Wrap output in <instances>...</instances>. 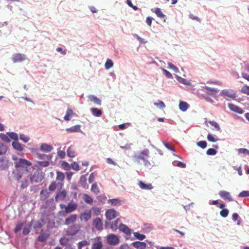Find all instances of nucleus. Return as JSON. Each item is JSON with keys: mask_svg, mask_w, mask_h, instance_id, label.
I'll use <instances>...</instances> for the list:
<instances>
[{"mask_svg": "<svg viewBox=\"0 0 249 249\" xmlns=\"http://www.w3.org/2000/svg\"><path fill=\"white\" fill-rule=\"evenodd\" d=\"M149 157V151L147 149H144L142 151L135 153L133 156V160L139 162L140 160H145V159H148Z\"/></svg>", "mask_w": 249, "mask_h": 249, "instance_id": "nucleus-1", "label": "nucleus"}, {"mask_svg": "<svg viewBox=\"0 0 249 249\" xmlns=\"http://www.w3.org/2000/svg\"><path fill=\"white\" fill-rule=\"evenodd\" d=\"M81 226L79 224H74L71 226H69L66 231V235L68 236H74L80 230Z\"/></svg>", "mask_w": 249, "mask_h": 249, "instance_id": "nucleus-2", "label": "nucleus"}, {"mask_svg": "<svg viewBox=\"0 0 249 249\" xmlns=\"http://www.w3.org/2000/svg\"><path fill=\"white\" fill-rule=\"evenodd\" d=\"M107 242L111 246H116L119 243V238L115 234H109L107 236Z\"/></svg>", "mask_w": 249, "mask_h": 249, "instance_id": "nucleus-3", "label": "nucleus"}, {"mask_svg": "<svg viewBox=\"0 0 249 249\" xmlns=\"http://www.w3.org/2000/svg\"><path fill=\"white\" fill-rule=\"evenodd\" d=\"M92 244L91 249H102L103 248L102 238L100 236L92 239Z\"/></svg>", "mask_w": 249, "mask_h": 249, "instance_id": "nucleus-4", "label": "nucleus"}, {"mask_svg": "<svg viewBox=\"0 0 249 249\" xmlns=\"http://www.w3.org/2000/svg\"><path fill=\"white\" fill-rule=\"evenodd\" d=\"M77 204L76 203L70 202L66 206L64 204H61L60 205V207L61 209H66L67 212L69 213H72L77 208Z\"/></svg>", "mask_w": 249, "mask_h": 249, "instance_id": "nucleus-5", "label": "nucleus"}, {"mask_svg": "<svg viewBox=\"0 0 249 249\" xmlns=\"http://www.w3.org/2000/svg\"><path fill=\"white\" fill-rule=\"evenodd\" d=\"M31 165V163L29 161L23 159H19L18 161L15 162V167L18 169H19V168H26Z\"/></svg>", "mask_w": 249, "mask_h": 249, "instance_id": "nucleus-6", "label": "nucleus"}, {"mask_svg": "<svg viewBox=\"0 0 249 249\" xmlns=\"http://www.w3.org/2000/svg\"><path fill=\"white\" fill-rule=\"evenodd\" d=\"M11 59L12 61L15 63L25 60L27 59V57L24 54L17 53L13 54Z\"/></svg>", "mask_w": 249, "mask_h": 249, "instance_id": "nucleus-7", "label": "nucleus"}, {"mask_svg": "<svg viewBox=\"0 0 249 249\" xmlns=\"http://www.w3.org/2000/svg\"><path fill=\"white\" fill-rule=\"evenodd\" d=\"M9 160L6 157L0 158V170H6L9 167Z\"/></svg>", "mask_w": 249, "mask_h": 249, "instance_id": "nucleus-8", "label": "nucleus"}, {"mask_svg": "<svg viewBox=\"0 0 249 249\" xmlns=\"http://www.w3.org/2000/svg\"><path fill=\"white\" fill-rule=\"evenodd\" d=\"M105 215L108 220H111L118 216V213L114 209H111L106 211Z\"/></svg>", "mask_w": 249, "mask_h": 249, "instance_id": "nucleus-9", "label": "nucleus"}, {"mask_svg": "<svg viewBox=\"0 0 249 249\" xmlns=\"http://www.w3.org/2000/svg\"><path fill=\"white\" fill-rule=\"evenodd\" d=\"M43 178L41 174L39 172H36L30 177V181L32 183H38L41 182Z\"/></svg>", "mask_w": 249, "mask_h": 249, "instance_id": "nucleus-10", "label": "nucleus"}, {"mask_svg": "<svg viewBox=\"0 0 249 249\" xmlns=\"http://www.w3.org/2000/svg\"><path fill=\"white\" fill-rule=\"evenodd\" d=\"M218 194L220 197L225 200H227L229 202L232 201L233 200L230 193L229 192L226 191H220Z\"/></svg>", "mask_w": 249, "mask_h": 249, "instance_id": "nucleus-11", "label": "nucleus"}, {"mask_svg": "<svg viewBox=\"0 0 249 249\" xmlns=\"http://www.w3.org/2000/svg\"><path fill=\"white\" fill-rule=\"evenodd\" d=\"M220 95L227 96L231 99H234L236 97L234 91L231 89L222 90L220 92Z\"/></svg>", "mask_w": 249, "mask_h": 249, "instance_id": "nucleus-12", "label": "nucleus"}, {"mask_svg": "<svg viewBox=\"0 0 249 249\" xmlns=\"http://www.w3.org/2000/svg\"><path fill=\"white\" fill-rule=\"evenodd\" d=\"M93 225L95 228L98 231H102L103 228V223L101 218L97 217L93 220Z\"/></svg>", "mask_w": 249, "mask_h": 249, "instance_id": "nucleus-13", "label": "nucleus"}, {"mask_svg": "<svg viewBox=\"0 0 249 249\" xmlns=\"http://www.w3.org/2000/svg\"><path fill=\"white\" fill-rule=\"evenodd\" d=\"M67 195L66 191L65 190H61L58 192L55 196V200L58 201L59 200H63Z\"/></svg>", "mask_w": 249, "mask_h": 249, "instance_id": "nucleus-14", "label": "nucleus"}, {"mask_svg": "<svg viewBox=\"0 0 249 249\" xmlns=\"http://www.w3.org/2000/svg\"><path fill=\"white\" fill-rule=\"evenodd\" d=\"M228 106L231 110L233 112H235L236 113H237L238 114H241L244 112V111L243 110V109L241 108L238 107V106H237L233 104L229 103L228 105Z\"/></svg>", "mask_w": 249, "mask_h": 249, "instance_id": "nucleus-15", "label": "nucleus"}, {"mask_svg": "<svg viewBox=\"0 0 249 249\" xmlns=\"http://www.w3.org/2000/svg\"><path fill=\"white\" fill-rule=\"evenodd\" d=\"M202 89H204L207 90V93L213 97H214L217 92H218V90L216 88H210L208 86L202 87Z\"/></svg>", "mask_w": 249, "mask_h": 249, "instance_id": "nucleus-16", "label": "nucleus"}, {"mask_svg": "<svg viewBox=\"0 0 249 249\" xmlns=\"http://www.w3.org/2000/svg\"><path fill=\"white\" fill-rule=\"evenodd\" d=\"M119 229L126 235H129L131 233V230L124 224H119Z\"/></svg>", "mask_w": 249, "mask_h": 249, "instance_id": "nucleus-17", "label": "nucleus"}, {"mask_svg": "<svg viewBox=\"0 0 249 249\" xmlns=\"http://www.w3.org/2000/svg\"><path fill=\"white\" fill-rule=\"evenodd\" d=\"M12 174L14 179L19 180L21 178L23 173L20 169L16 168V169L13 171Z\"/></svg>", "mask_w": 249, "mask_h": 249, "instance_id": "nucleus-18", "label": "nucleus"}, {"mask_svg": "<svg viewBox=\"0 0 249 249\" xmlns=\"http://www.w3.org/2000/svg\"><path fill=\"white\" fill-rule=\"evenodd\" d=\"M77 215L76 214H73L67 217L65 220V224L69 225L73 223L76 220Z\"/></svg>", "mask_w": 249, "mask_h": 249, "instance_id": "nucleus-19", "label": "nucleus"}, {"mask_svg": "<svg viewBox=\"0 0 249 249\" xmlns=\"http://www.w3.org/2000/svg\"><path fill=\"white\" fill-rule=\"evenodd\" d=\"M91 217V212L90 211H88L87 212H84L81 213L80 218L81 220L87 222L90 219Z\"/></svg>", "mask_w": 249, "mask_h": 249, "instance_id": "nucleus-20", "label": "nucleus"}, {"mask_svg": "<svg viewBox=\"0 0 249 249\" xmlns=\"http://www.w3.org/2000/svg\"><path fill=\"white\" fill-rule=\"evenodd\" d=\"M89 99L98 106H101L102 104L101 100L96 96L92 94L89 95L88 96Z\"/></svg>", "mask_w": 249, "mask_h": 249, "instance_id": "nucleus-21", "label": "nucleus"}, {"mask_svg": "<svg viewBox=\"0 0 249 249\" xmlns=\"http://www.w3.org/2000/svg\"><path fill=\"white\" fill-rule=\"evenodd\" d=\"M75 115V113L73 112L71 109L68 108L64 117V119L67 121H70L71 118Z\"/></svg>", "mask_w": 249, "mask_h": 249, "instance_id": "nucleus-22", "label": "nucleus"}, {"mask_svg": "<svg viewBox=\"0 0 249 249\" xmlns=\"http://www.w3.org/2000/svg\"><path fill=\"white\" fill-rule=\"evenodd\" d=\"M132 245L134 248L140 249H144L147 246L145 243L139 241L134 242Z\"/></svg>", "mask_w": 249, "mask_h": 249, "instance_id": "nucleus-23", "label": "nucleus"}, {"mask_svg": "<svg viewBox=\"0 0 249 249\" xmlns=\"http://www.w3.org/2000/svg\"><path fill=\"white\" fill-rule=\"evenodd\" d=\"M70 240L71 238L66 237H63L60 239L59 243L62 246L67 247L71 245L70 243Z\"/></svg>", "mask_w": 249, "mask_h": 249, "instance_id": "nucleus-24", "label": "nucleus"}, {"mask_svg": "<svg viewBox=\"0 0 249 249\" xmlns=\"http://www.w3.org/2000/svg\"><path fill=\"white\" fill-rule=\"evenodd\" d=\"M40 149L43 152H49L53 149V147L48 144L42 143L40 146Z\"/></svg>", "mask_w": 249, "mask_h": 249, "instance_id": "nucleus-25", "label": "nucleus"}, {"mask_svg": "<svg viewBox=\"0 0 249 249\" xmlns=\"http://www.w3.org/2000/svg\"><path fill=\"white\" fill-rule=\"evenodd\" d=\"M58 186H60V189H61L62 188V184L61 182L56 183L55 181H53L49 186V190L50 191H53Z\"/></svg>", "mask_w": 249, "mask_h": 249, "instance_id": "nucleus-26", "label": "nucleus"}, {"mask_svg": "<svg viewBox=\"0 0 249 249\" xmlns=\"http://www.w3.org/2000/svg\"><path fill=\"white\" fill-rule=\"evenodd\" d=\"M189 107V104L186 102L180 101L179 103V108L183 112L186 111L188 109Z\"/></svg>", "mask_w": 249, "mask_h": 249, "instance_id": "nucleus-27", "label": "nucleus"}, {"mask_svg": "<svg viewBox=\"0 0 249 249\" xmlns=\"http://www.w3.org/2000/svg\"><path fill=\"white\" fill-rule=\"evenodd\" d=\"M139 187L143 190H151L153 189V186L151 184H146L142 181L139 182Z\"/></svg>", "mask_w": 249, "mask_h": 249, "instance_id": "nucleus-28", "label": "nucleus"}, {"mask_svg": "<svg viewBox=\"0 0 249 249\" xmlns=\"http://www.w3.org/2000/svg\"><path fill=\"white\" fill-rule=\"evenodd\" d=\"M89 242L87 240H83L79 242L77 245V249H82L83 248L88 247L89 245Z\"/></svg>", "mask_w": 249, "mask_h": 249, "instance_id": "nucleus-29", "label": "nucleus"}, {"mask_svg": "<svg viewBox=\"0 0 249 249\" xmlns=\"http://www.w3.org/2000/svg\"><path fill=\"white\" fill-rule=\"evenodd\" d=\"M90 110L92 113V114L95 117H100L102 114V110L97 108H91Z\"/></svg>", "mask_w": 249, "mask_h": 249, "instance_id": "nucleus-30", "label": "nucleus"}, {"mask_svg": "<svg viewBox=\"0 0 249 249\" xmlns=\"http://www.w3.org/2000/svg\"><path fill=\"white\" fill-rule=\"evenodd\" d=\"M12 145L14 149L18 151H22L23 150V147L22 145L18 142V141L13 142Z\"/></svg>", "mask_w": 249, "mask_h": 249, "instance_id": "nucleus-31", "label": "nucleus"}, {"mask_svg": "<svg viewBox=\"0 0 249 249\" xmlns=\"http://www.w3.org/2000/svg\"><path fill=\"white\" fill-rule=\"evenodd\" d=\"M66 131L68 132H80V125H76L74 126H73L72 127H71L70 128H67L66 129Z\"/></svg>", "mask_w": 249, "mask_h": 249, "instance_id": "nucleus-32", "label": "nucleus"}, {"mask_svg": "<svg viewBox=\"0 0 249 249\" xmlns=\"http://www.w3.org/2000/svg\"><path fill=\"white\" fill-rule=\"evenodd\" d=\"M49 236V234L47 232H41L38 237V240L41 242H45Z\"/></svg>", "mask_w": 249, "mask_h": 249, "instance_id": "nucleus-33", "label": "nucleus"}, {"mask_svg": "<svg viewBox=\"0 0 249 249\" xmlns=\"http://www.w3.org/2000/svg\"><path fill=\"white\" fill-rule=\"evenodd\" d=\"M176 78L177 81L180 83L187 86H190L191 85V82L190 81L187 80L186 79L181 77L178 75H176Z\"/></svg>", "mask_w": 249, "mask_h": 249, "instance_id": "nucleus-34", "label": "nucleus"}, {"mask_svg": "<svg viewBox=\"0 0 249 249\" xmlns=\"http://www.w3.org/2000/svg\"><path fill=\"white\" fill-rule=\"evenodd\" d=\"M108 203L113 206H120L121 205V200L118 198L110 199L108 200Z\"/></svg>", "mask_w": 249, "mask_h": 249, "instance_id": "nucleus-35", "label": "nucleus"}, {"mask_svg": "<svg viewBox=\"0 0 249 249\" xmlns=\"http://www.w3.org/2000/svg\"><path fill=\"white\" fill-rule=\"evenodd\" d=\"M120 222V219L119 218L116 219L114 221L112 222L110 225V228L113 231H116L118 228H119V223Z\"/></svg>", "mask_w": 249, "mask_h": 249, "instance_id": "nucleus-36", "label": "nucleus"}, {"mask_svg": "<svg viewBox=\"0 0 249 249\" xmlns=\"http://www.w3.org/2000/svg\"><path fill=\"white\" fill-rule=\"evenodd\" d=\"M7 135H8L10 139L14 140V142L18 141V136L17 133L14 132H7Z\"/></svg>", "mask_w": 249, "mask_h": 249, "instance_id": "nucleus-37", "label": "nucleus"}, {"mask_svg": "<svg viewBox=\"0 0 249 249\" xmlns=\"http://www.w3.org/2000/svg\"><path fill=\"white\" fill-rule=\"evenodd\" d=\"M41 198L42 199H47L50 196V193L46 189H43L40 192Z\"/></svg>", "mask_w": 249, "mask_h": 249, "instance_id": "nucleus-38", "label": "nucleus"}, {"mask_svg": "<svg viewBox=\"0 0 249 249\" xmlns=\"http://www.w3.org/2000/svg\"><path fill=\"white\" fill-rule=\"evenodd\" d=\"M134 236L138 240L142 241L144 240L146 236L144 234H141L138 232H133Z\"/></svg>", "mask_w": 249, "mask_h": 249, "instance_id": "nucleus-39", "label": "nucleus"}, {"mask_svg": "<svg viewBox=\"0 0 249 249\" xmlns=\"http://www.w3.org/2000/svg\"><path fill=\"white\" fill-rule=\"evenodd\" d=\"M7 147L2 143H0V156L5 155L7 151Z\"/></svg>", "mask_w": 249, "mask_h": 249, "instance_id": "nucleus-40", "label": "nucleus"}, {"mask_svg": "<svg viewBox=\"0 0 249 249\" xmlns=\"http://www.w3.org/2000/svg\"><path fill=\"white\" fill-rule=\"evenodd\" d=\"M113 66V62L112 60L110 59H107L105 64V68L106 70H109L110 68Z\"/></svg>", "mask_w": 249, "mask_h": 249, "instance_id": "nucleus-41", "label": "nucleus"}, {"mask_svg": "<svg viewBox=\"0 0 249 249\" xmlns=\"http://www.w3.org/2000/svg\"><path fill=\"white\" fill-rule=\"evenodd\" d=\"M0 139L4 142H9L11 141L9 137L6 134L0 133Z\"/></svg>", "mask_w": 249, "mask_h": 249, "instance_id": "nucleus-42", "label": "nucleus"}, {"mask_svg": "<svg viewBox=\"0 0 249 249\" xmlns=\"http://www.w3.org/2000/svg\"><path fill=\"white\" fill-rule=\"evenodd\" d=\"M67 152L68 156L70 158H74L75 156V152L71 146L68 147Z\"/></svg>", "mask_w": 249, "mask_h": 249, "instance_id": "nucleus-43", "label": "nucleus"}, {"mask_svg": "<svg viewBox=\"0 0 249 249\" xmlns=\"http://www.w3.org/2000/svg\"><path fill=\"white\" fill-rule=\"evenodd\" d=\"M155 13L156 14L157 17L160 18H163L165 17V15L162 13L160 9L159 8H156L155 9Z\"/></svg>", "mask_w": 249, "mask_h": 249, "instance_id": "nucleus-44", "label": "nucleus"}, {"mask_svg": "<svg viewBox=\"0 0 249 249\" xmlns=\"http://www.w3.org/2000/svg\"><path fill=\"white\" fill-rule=\"evenodd\" d=\"M31 225H26L24 227L22 231V234L24 235H26L29 233L31 231Z\"/></svg>", "mask_w": 249, "mask_h": 249, "instance_id": "nucleus-45", "label": "nucleus"}, {"mask_svg": "<svg viewBox=\"0 0 249 249\" xmlns=\"http://www.w3.org/2000/svg\"><path fill=\"white\" fill-rule=\"evenodd\" d=\"M83 199L85 202L88 204H92L93 202L92 198L88 195L85 194L83 196Z\"/></svg>", "mask_w": 249, "mask_h": 249, "instance_id": "nucleus-46", "label": "nucleus"}, {"mask_svg": "<svg viewBox=\"0 0 249 249\" xmlns=\"http://www.w3.org/2000/svg\"><path fill=\"white\" fill-rule=\"evenodd\" d=\"M56 179L59 181H63L65 178L64 174L60 171H57L56 173Z\"/></svg>", "mask_w": 249, "mask_h": 249, "instance_id": "nucleus-47", "label": "nucleus"}, {"mask_svg": "<svg viewBox=\"0 0 249 249\" xmlns=\"http://www.w3.org/2000/svg\"><path fill=\"white\" fill-rule=\"evenodd\" d=\"M19 139L25 143L28 142L30 140V138L24 134L19 135Z\"/></svg>", "mask_w": 249, "mask_h": 249, "instance_id": "nucleus-48", "label": "nucleus"}, {"mask_svg": "<svg viewBox=\"0 0 249 249\" xmlns=\"http://www.w3.org/2000/svg\"><path fill=\"white\" fill-rule=\"evenodd\" d=\"M91 190L96 194L99 193V189L96 183H94L92 185Z\"/></svg>", "mask_w": 249, "mask_h": 249, "instance_id": "nucleus-49", "label": "nucleus"}, {"mask_svg": "<svg viewBox=\"0 0 249 249\" xmlns=\"http://www.w3.org/2000/svg\"><path fill=\"white\" fill-rule=\"evenodd\" d=\"M198 146L201 147L202 149H204L207 147V143L205 141H200L196 143Z\"/></svg>", "mask_w": 249, "mask_h": 249, "instance_id": "nucleus-50", "label": "nucleus"}, {"mask_svg": "<svg viewBox=\"0 0 249 249\" xmlns=\"http://www.w3.org/2000/svg\"><path fill=\"white\" fill-rule=\"evenodd\" d=\"M79 181L81 185L85 187L87 183V178L85 175L81 176Z\"/></svg>", "mask_w": 249, "mask_h": 249, "instance_id": "nucleus-51", "label": "nucleus"}, {"mask_svg": "<svg viewBox=\"0 0 249 249\" xmlns=\"http://www.w3.org/2000/svg\"><path fill=\"white\" fill-rule=\"evenodd\" d=\"M46 223V221L44 218H40L36 223V227L37 228H41L43 227L45 224Z\"/></svg>", "mask_w": 249, "mask_h": 249, "instance_id": "nucleus-52", "label": "nucleus"}, {"mask_svg": "<svg viewBox=\"0 0 249 249\" xmlns=\"http://www.w3.org/2000/svg\"><path fill=\"white\" fill-rule=\"evenodd\" d=\"M229 213V211L227 209H223L220 212V215L223 217H226Z\"/></svg>", "mask_w": 249, "mask_h": 249, "instance_id": "nucleus-53", "label": "nucleus"}, {"mask_svg": "<svg viewBox=\"0 0 249 249\" xmlns=\"http://www.w3.org/2000/svg\"><path fill=\"white\" fill-rule=\"evenodd\" d=\"M207 139L209 141L212 142H216L219 140V139L215 138L213 137V136L211 133H209L207 135Z\"/></svg>", "mask_w": 249, "mask_h": 249, "instance_id": "nucleus-54", "label": "nucleus"}, {"mask_svg": "<svg viewBox=\"0 0 249 249\" xmlns=\"http://www.w3.org/2000/svg\"><path fill=\"white\" fill-rule=\"evenodd\" d=\"M209 123L212 126H213L217 131H220V127L218 123L213 121H210Z\"/></svg>", "mask_w": 249, "mask_h": 249, "instance_id": "nucleus-55", "label": "nucleus"}, {"mask_svg": "<svg viewBox=\"0 0 249 249\" xmlns=\"http://www.w3.org/2000/svg\"><path fill=\"white\" fill-rule=\"evenodd\" d=\"M217 153V151L214 148H209L207 150L206 154L208 155L214 156Z\"/></svg>", "mask_w": 249, "mask_h": 249, "instance_id": "nucleus-56", "label": "nucleus"}, {"mask_svg": "<svg viewBox=\"0 0 249 249\" xmlns=\"http://www.w3.org/2000/svg\"><path fill=\"white\" fill-rule=\"evenodd\" d=\"M240 197H245L249 196V191H243L238 194Z\"/></svg>", "mask_w": 249, "mask_h": 249, "instance_id": "nucleus-57", "label": "nucleus"}, {"mask_svg": "<svg viewBox=\"0 0 249 249\" xmlns=\"http://www.w3.org/2000/svg\"><path fill=\"white\" fill-rule=\"evenodd\" d=\"M133 36L136 37V38L140 42V43L144 44L147 43V41L145 40L144 39L139 36L137 34H135L133 35Z\"/></svg>", "mask_w": 249, "mask_h": 249, "instance_id": "nucleus-58", "label": "nucleus"}, {"mask_svg": "<svg viewBox=\"0 0 249 249\" xmlns=\"http://www.w3.org/2000/svg\"><path fill=\"white\" fill-rule=\"evenodd\" d=\"M23 226V223H20L18 224L15 228V230H14L15 232L16 233H17L19 231H20L21 230V229L22 228Z\"/></svg>", "mask_w": 249, "mask_h": 249, "instance_id": "nucleus-59", "label": "nucleus"}, {"mask_svg": "<svg viewBox=\"0 0 249 249\" xmlns=\"http://www.w3.org/2000/svg\"><path fill=\"white\" fill-rule=\"evenodd\" d=\"M168 68L173 70L176 72L179 71L178 68L171 63H168Z\"/></svg>", "mask_w": 249, "mask_h": 249, "instance_id": "nucleus-60", "label": "nucleus"}, {"mask_svg": "<svg viewBox=\"0 0 249 249\" xmlns=\"http://www.w3.org/2000/svg\"><path fill=\"white\" fill-rule=\"evenodd\" d=\"M21 188L22 189L26 188L28 186V181L27 179H24L23 180H21Z\"/></svg>", "mask_w": 249, "mask_h": 249, "instance_id": "nucleus-61", "label": "nucleus"}, {"mask_svg": "<svg viewBox=\"0 0 249 249\" xmlns=\"http://www.w3.org/2000/svg\"><path fill=\"white\" fill-rule=\"evenodd\" d=\"M163 73L164 74V75L168 78H173V76H172V74L169 72L168 71H167L166 70L163 69V68H162L161 69Z\"/></svg>", "mask_w": 249, "mask_h": 249, "instance_id": "nucleus-62", "label": "nucleus"}, {"mask_svg": "<svg viewBox=\"0 0 249 249\" xmlns=\"http://www.w3.org/2000/svg\"><path fill=\"white\" fill-rule=\"evenodd\" d=\"M37 163L39 166L44 167H47L50 165V162L48 161H38Z\"/></svg>", "mask_w": 249, "mask_h": 249, "instance_id": "nucleus-63", "label": "nucleus"}, {"mask_svg": "<svg viewBox=\"0 0 249 249\" xmlns=\"http://www.w3.org/2000/svg\"><path fill=\"white\" fill-rule=\"evenodd\" d=\"M241 92L243 93L249 95V87L247 86H243L241 89Z\"/></svg>", "mask_w": 249, "mask_h": 249, "instance_id": "nucleus-64", "label": "nucleus"}]
</instances>
